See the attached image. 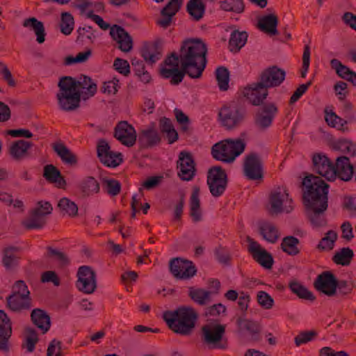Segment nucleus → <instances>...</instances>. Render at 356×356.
Returning a JSON list of instances; mask_svg holds the SVG:
<instances>
[{
  "label": "nucleus",
  "mask_w": 356,
  "mask_h": 356,
  "mask_svg": "<svg viewBox=\"0 0 356 356\" xmlns=\"http://www.w3.org/2000/svg\"><path fill=\"white\" fill-rule=\"evenodd\" d=\"M207 45L201 39H187L183 41L179 54L172 52L164 60L160 74L165 79H170L172 85L180 83L185 74L199 79L207 65Z\"/></svg>",
  "instance_id": "1"
},
{
  "label": "nucleus",
  "mask_w": 356,
  "mask_h": 356,
  "mask_svg": "<svg viewBox=\"0 0 356 356\" xmlns=\"http://www.w3.org/2000/svg\"><path fill=\"white\" fill-rule=\"evenodd\" d=\"M169 328L181 335H190L198 318L197 312L191 307H180L175 311H166L163 315Z\"/></svg>",
  "instance_id": "2"
},
{
  "label": "nucleus",
  "mask_w": 356,
  "mask_h": 356,
  "mask_svg": "<svg viewBox=\"0 0 356 356\" xmlns=\"http://www.w3.org/2000/svg\"><path fill=\"white\" fill-rule=\"evenodd\" d=\"M59 90L56 98L60 109L72 111L80 106L81 92L76 86V79L70 76L60 78L58 83Z\"/></svg>",
  "instance_id": "3"
},
{
  "label": "nucleus",
  "mask_w": 356,
  "mask_h": 356,
  "mask_svg": "<svg viewBox=\"0 0 356 356\" xmlns=\"http://www.w3.org/2000/svg\"><path fill=\"white\" fill-rule=\"evenodd\" d=\"M303 204L328 203L329 185L321 177L310 175L302 182Z\"/></svg>",
  "instance_id": "4"
},
{
  "label": "nucleus",
  "mask_w": 356,
  "mask_h": 356,
  "mask_svg": "<svg viewBox=\"0 0 356 356\" xmlns=\"http://www.w3.org/2000/svg\"><path fill=\"white\" fill-rule=\"evenodd\" d=\"M245 147V143L243 140L229 138L214 144L211 152L216 160L230 163L243 152Z\"/></svg>",
  "instance_id": "5"
},
{
  "label": "nucleus",
  "mask_w": 356,
  "mask_h": 356,
  "mask_svg": "<svg viewBox=\"0 0 356 356\" xmlns=\"http://www.w3.org/2000/svg\"><path fill=\"white\" fill-rule=\"evenodd\" d=\"M202 340L212 348L226 349L227 339L224 338L225 325L222 324H207L202 327Z\"/></svg>",
  "instance_id": "6"
},
{
  "label": "nucleus",
  "mask_w": 356,
  "mask_h": 356,
  "mask_svg": "<svg viewBox=\"0 0 356 356\" xmlns=\"http://www.w3.org/2000/svg\"><path fill=\"white\" fill-rule=\"evenodd\" d=\"M207 184L213 197H218L224 193L227 186V175L221 166H213L209 170Z\"/></svg>",
  "instance_id": "7"
},
{
  "label": "nucleus",
  "mask_w": 356,
  "mask_h": 356,
  "mask_svg": "<svg viewBox=\"0 0 356 356\" xmlns=\"http://www.w3.org/2000/svg\"><path fill=\"white\" fill-rule=\"evenodd\" d=\"M53 207L49 202L40 201L32 210L30 216L23 222L27 229H40L46 224L44 217L51 213Z\"/></svg>",
  "instance_id": "8"
},
{
  "label": "nucleus",
  "mask_w": 356,
  "mask_h": 356,
  "mask_svg": "<svg viewBox=\"0 0 356 356\" xmlns=\"http://www.w3.org/2000/svg\"><path fill=\"white\" fill-rule=\"evenodd\" d=\"M244 115L243 109L234 103L224 106L219 112L222 125L228 129L238 126L243 121Z\"/></svg>",
  "instance_id": "9"
},
{
  "label": "nucleus",
  "mask_w": 356,
  "mask_h": 356,
  "mask_svg": "<svg viewBox=\"0 0 356 356\" xmlns=\"http://www.w3.org/2000/svg\"><path fill=\"white\" fill-rule=\"evenodd\" d=\"M277 112L278 108L275 103L269 102L262 104L254 115L255 126L261 131L266 130L271 126Z\"/></svg>",
  "instance_id": "10"
},
{
  "label": "nucleus",
  "mask_w": 356,
  "mask_h": 356,
  "mask_svg": "<svg viewBox=\"0 0 356 356\" xmlns=\"http://www.w3.org/2000/svg\"><path fill=\"white\" fill-rule=\"evenodd\" d=\"M169 268L172 275L179 280H188L193 277L197 272L192 261L180 257L172 259L169 262Z\"/></svg>",
  "instance_id": "11"
},
{
  "label": "nucleus",
  "mask_w": 356,
  "mask_h": 356,
  "mask_svg": "<svg viewBox=\"0 0 356 356\" xmlns=\"http://www.w3.org/2000/svg\"><path fill=\"white\" fill-rule=\"evenodd\" d=\"M286 72L277 65L270 66L264 69L259 74L258 81L268 88L280 86L285 80Z\"/></svg>",
  "instance_id": "12"
},
{
  "label": "nucleus",
  "mask_w": 356,
  "mask_h": 356,
  "mask_svg": "<svg viewBox=\"0 0 356 356\" xmlns=\"http://www.w3.org/2000/svg\"><path fill=\"white\" fill-rule=\"evenodd\" d=\"M77 276L76 287L80 291L91 294L95 291L97 288L96 274L90 266H81L79 268Z\"/></svg>",
  "instance_id": "13"
},
{
  "label": "nucleus",
  "mask_w": 356,
  "mask_h": 356,
  "mask_svg": "<svg viewBox=\"0 0 356 356\" xmlns=\"http://www.w3.org/2000/svg\"><path fill=\"white\" fill-rule=\"evenodd\" d=\"M97 153L100 161L108 167L115 168L122 162V154L112 152L105 139H100L98 141Z\"/></svg>",
  "instance_id": "14"
},
{
  "label": "nucleus",
  "mask_w": 356,
  "mask_h": 356,
  "mask_svg": "<svg viewBox=\"0 0 356 356\" xmlns=\"http://www.w3.org/2000/svg\"><path fill=\"white\" fill-rule=\"evenodd\" d=\"M243 173L250 180H259L263 178L262 161L257 153L252 152L245 156Z\"/></svg>",
  "instance_id": "15"
},
{
  "label": "nucleus",
  "mask_w": 356,
  "mask_h": 356,
  "mask_svg": "<svg viewBox=\"0 0 356 356\" xmlns=\"http://www.w3.org/2000/svg\"><path fill=\"white\" fill-rule=\"evenodd\" d=\"M247 241L248 243V252L251 254L252 258L266 269H271L274 262L272 255L250 236L247 237Z\"/></svg>",
  "instance_id": "16"
},
{
  "label": "nucleus",
  "mask_w": 356,
  "mask_h": 356,
  "mask_svg": "<svg viewBox=\"0 0 356 356\" xmlns=\"http://www.w3.org/2000/svg\"><path fill=\"white\" fill-rule=\"evenodd\" d=\"M336 276L331 271H323L319 274L314 282L316 291L332 297L336 295Z\"/></svg>",
  "instance_id": "17"
},
{
  "label": "nucleus",
  "mask_w": 356,
  "mask_h": 356,
  "mask_svg": "<svg viewBox=\"0 0 356 356\" xmlns=\"http://www.w3.org/2000/svg\"><path fill=\"white\" fill-rule=\"evenodd\" d=\"M113 136L128 147L134 146L137 138L134 127L127 121H120L116 124L114 128Z\"/></svg>",
  "instance_id": "18"
},
{
  "label": "nucleus",
  "mask_w": 356,
  "mask_h": 356,
  "mask_svg": "<svg viewBox=\"0 0 356 356\" xmlns=\"http://www.w3.org/2000/svg\"><path fill=\"white\" fill-rule=\"evenodd\" d=\"M313 171L328 181L334 180V163L324 154L315 153L312 156Z\"/></svg>",
  "instance_id": "19"
},
{
  "label": "nucleus",
  "mask_w": 356,
  "mask_h": 356,
  "mask_svg": "<svg viewBox=\"0 0 356 356\" xmlns=\"http://www.w3.org/2000/svg\"><path fill=\"white\" fill-rule=\"evenodd\" d=\"M333 171L334 172V179L337 177L344 181L351 180L355 175L356 181V163L353 165L347 156H339L336 159L335 164L333 165Z\"/></svg>",
  "instance_id": "20"
},
{
  "label": "nucleus",
  "mask_w": 356,
  "mask_h": 356,
  "mask_svg": "<svg viewBox=\"0 0 356 356\" xmlns=\"http://www.w3.org/2000/svg\"><path fill=\"white\" fill-rule=\"evenodd\" d=\"M177 167L179 168L178 176L183 181H190L195 175V164L192 155L186 152H181L179 155Z\"/></svg>",
  "instance_id": "21"
},
{
  "label": "nucleus",
  "mask_w": 356,
  "mask_h": 356,
  "mask_svg": "<svg viewBox=\"0 0 356 356\" xmlns=\"http://www.w3.org/2000/svg\"><path fill=\"white\" fill-rule=\"evenodd\" d=\"M243 93L252 105L262 106L268 95V90L258 81L244 88Z\"/></svg>",
  "instance_id": "22"
},
{
  "label": "nucleus",
  "mask_w": 356,
  "mask_h": 356,
  "mask_svg": "<svg viewBox=\"0 0 356 356\" xmlns=\"http://www.w3.org/2000/svg\"><path fill=\"white\" fill-rule=\"evenodd\" d=\"M306 215L314 227H321L326 222L325 211L327 209L328 203L323 204H304Z\"/></svg>",
  "instance_id": "23"
},
{
  "label": "nucleus",
  "mask_w": 356,
  "mask_h": 356,
  "mask_svg": "<svg viewBox=\"0 0 356 356\" xmlns=\"http://www.w3.org/2000/svg\"><path fill=\"white\" fill-rule=\"evenodd\" d=\"M110 35L119 44V49L124 52H129L133 47V40L124 28L118 25L111 27Z\"/></svg>",
  "instance_id": "24"
},
{
  "label": "nucleus",
  "mask_w": 356,
  "mask_h": 356,
  "mask_svg": "<svg viewBox=\"0 0 356 356\" xmlns=\"http://www.w3.org/2000/svg\"><path fill=\"white\" fill-rule=\"evenodd\" d=\"M236 324L237 325L238 332L241 334L248 332L251 336L253 341H259L261 325L259 322L243 317H238L236 321Z\"/></svg>",
  "instance_id": "25"
},
{
  "label": "nucleus",
  "mask_w": 356,
  "mask_h": 356,
  "mask_svg": "<svg viewBox=\"0 0 356 356\" xmlns=\"http://www.w3.org/2000/svg\"><path fill=\"white\" fill-rule=\"evenodd\" d=\"M182 0H170L161 11V18L156 20V24L167 29L172 22V18L179 11Z\"/></svg>",
  "instance_id": "26"
},
{
  "label": "nucleus",
  "mask_w": 356,
  "mask_h": 356,
  "mask_svg": "<svg viewBox=\"0 0 356 356\" xmlns=\"http://www.w3.org/2000/svg\"><path fill=\"white\" fill-rule=\"evenodd\" d=\"M12 334V326L10 318L3 310H0V350L8 352V340Z\"/></svg>",
  "instance_id": "27"
},
{
  "label": "nucleus",
  "mask_w": 356,
  "mask_h": 356,
  "mask_svg": "<svg viewBox=\"0 0 356 356\" xmlns=\"http://www.w3.org/2000/svg\"><path fill=\"white\" fill-rule=\"evenodd\" d=\"M6 307L13 312L21 313L32 307V299L24 296L10 294L6 297Z\"/></svg>",
  "instance_id": "28"
},
{
  "label": "nucleus",
  "mask_w": 356,
  "mask_h": 356,
  "mask_svg": "<svg viewBox=\"0 0 356 356\" xmlns=\"http://www.w3.org/2000/svg\"><path fill=\"white\" fill-rule=\"evenodd\" d=\"M78 189L80 195L86 198L100 192V184L95 177L87 176L80 181Z\"/></svg>",
  "instance_id": "29"
},
{
  "label": "nucleus",
  "mask_w": 356,
  "mask_h": 356,
  "mask_svg": "<svg viewBox=\"0 0 356 356\" xmlns=\"http://www.w3.org/2000/svg\"><path fill=\"white\" fill-rule=\"evenodd\" d=\"M33 146L30 141L24 140H18L11 145L9 149V153L12 158L16 161H22L29 157V149Z\"/></svg>",
  "instance_id": "30"
},
{
  "label": "nucleus",
  "mask_w": 356,
  "mask_h": 356,
  "mask_svg": "<svg viewBox=\"0 0 356 356\" xmlns=\"http://www.w3.org/2000/svg\"><path fill=\"white\" fill-rule=\"evenodd\" d=\"M52 148L65 164L70 166L77 164V156L63 143H53Z\"/></svg>",
  "instance_id": "31"
},
{
  "label": "nucleus",
  "mask_w": 356,
  "mask_h": 356,
  "mask_svg": "<svg viewBox=\"0 0 356 356\" xmlns=\"http://www.w3.org/2000/svg\"><path fill=\"white\" fill-rule=\"evenodd\" d=\"M43 177L49 183L54 184L60 188L66 186V181L60 170L54 165L48 164L44 167Z\"/></svg>",
  "instance_id": "32"
},
{
  "label": "nucleus",
  "mask_w": 356,
  "mask_h": 356,
  "mask_svg": "<svg viewBox=\"0 0 356 356\" xmlns=\"http://www.w3.org/2000/svg\"><path fill=\"white\" fill-rule=\"evenodd\" d=\"M277 24V16L275 14H268L259 19L257 27L264 33L271 35H276L278 34Z\"/></svg>",
  "instance_id": "33"
},
{
  "label": "nucleus",
  "mask_w": 356,
  "mask_h": 356,
  "mask_svg": "<svg viewBox=\"0 0 356 356\" xmlns=\"http://www.w3.org/2000/svg\"><path fill=\"white\" fill-rule=\"evenodd\" d=\"M31 318L33 323L39 328L43 334L46 333L50 328V317L47 313L41 309H34L31 314Z\"/></svg>",
  "instance_id": "34"
},
{
  "label": "nucleus",
  "mask_w": 356,
  "mask_h": 356,
  "mask_svg": "<svg viewBox=\"0 0 356 356\" xmlns=\"http://www.w3.org/2000/svg\"><path fill=\"white\" fill-rule=\"evenodd\" d=\"M200 187L195 186L190 197V216L194 222L202 220V211L200 209Z\"/></svg>",
  "instance_id": "35"
},
{
  "label": "nucleus",
  "mask_w": 356,
  "mask_h": 356,
  "mask_svg": "<svg viewBox=\"0 0 356 356\" xmlns=\"http://www.w3.org/2000/svg\"><path fill=\"white\" fill-rule=\"evenodd\" d=\"M161 138L158 132L154 129H147L141 131L138 137V143L142 148L151 147L158 145Z\"/></svg>",
  "instance_id": "36"
},
{
  "label": "nucleus",
  "mask_w": 356,
  "mask_h": 356,
  "mask_svg": "<svg viewBox=\"0 0 356 356\" xmlns=\"http://www.w3.org/2000/svg\"><path fill=\"white\" fill-rule=\"evenodd\" d=\"M289 197V193L286 190L283 192L280 188L273 191L270 195V209L269 211L270 214L281 213L282 209V204L284 200Z\"/></svg>",
  "instance_id": "37"
},
{
  "label": "nucleus",
  "mask_w": 356,
  "mask_h": 356,
  "mask_svg": "<svg viewBox=\"0 0 356 356\" xmlns=\"http://www.w3.org/2000/svg\"><path fill=\"white\" fill-rule=\"evenodd\" d=\"M259 231L263 238L270 243H276L280 237L277 228L274 224L269 222L260 223Z\"/></svg>",
  "instance_id": "38"
},
{
  "label": "nucleus",
  "mask_w": 356,
  "mask_h": 356,
  "mask_svg": "<svg viewBox=\"0 0 356 356\" xmlns=\"http://www.w3.org/2000/svg\"><path fill=\"white\" fill-rule=\"evenodd\" d=\"M78 90L83 94L86 97H92L97 92V84L88 76L82 75L79 80H76Z\"/></svg>",
  "instance_id": "39"
},
{
  "label": "nucleus",
  "mask_w": 356,
  "mask_h": 356,
  "mask_svg": "<svg viewBox=\"0 0 356 356\" xmlns=\"http://www.w3.org/2000/svg\"><path fill=\"white\" fill-rule=\"evenodd\" d=\"M248 33L245 31H234L229 40V49L233 53L238 52L245 44L248 40Z\"/></svg>",
  "instance_id": "40"
},
{
  "label": "nucleus",
  "mask_w": 356,
  "mask_h": 356,
  "mask_svg": "<svg viewBox=\"0 0 356 356\" xmlns=\"http://www.w3.org/2000/svg\"><path fill=\"white\" fill-rule=\"evenodd\" d=\"M19 248L14 246L6 248L3 250L2 264L7 270H10L17 266Z\"/></svg>",
  "instance_id": "41"
},
{
  "label": "nucleus",
  "mask_w": 356,
  "mask_h": 356,
  "mask_svg": "<svg viewBox=\"0 0 356 356\" xmlns=\"http://www.w3.org/2000/svg\"><path fill=\"white\" fill-rule=\"evenodd\" d=\"M211 292L200 288L190 287L188 296L199 305H206L211 301Z\"/></svg>",
  "instance_id": "42"
},
{
  "label": "nucleus",
  "mask_w": 356,
  "mask_h": 356,
  "mask_svg": "<svg viewBox=\"0 0 356 356\" xmlns=\"http://www.w3.org/2000/svg\"><path fill=\"white\" fill-rule=\"evenodd\" d=\"M289 288L292 293L296 294L299 298L312 302L316 300V297L313 293L309 291L303 284L297 281H292L289 282Z\"/></svg>",
  "instance_id": "43"
},
{
  "label": "nucleus",
  "mask_w": 356,
  "mask_h": 356,
  "mask_svg": "<svg viewBox=\"0 0 356 356\" xmlns=\"http://www.w3.org/2000/svg\"><path fill=\"white\" fill-rule=\"evenodd\" d=\"M23 26L25 27H32L37 36L36 40L39 44H42L44 42L46 33L44 24L42 22L38 21L35 17H31L24 21Z\"/></svg>",
  "instance_id": "44"
},
{
  "label": "nucleus",
  "mask_w": 356,
  "mask_h": 356,
  "mask_svg": "<svg viewBox=\"0 0 356 356\" xmlns=\"http://www.w3.org/2000/svg\"><path fill=\"white\" fill-rule=\"evenodd\" d=\"M299 239L293 236H288L282 239L281 243L282 250L289 255L295 256L299 254L300 250L298 248Z\"/></svg>",
  "instance_id": "45"
},
{
  "label": "nucleus",
  "mask_w": 356,
  "mask_h": 356,
  "mask_svg": "<svg viewBox=\"0 0 356 356\" xmlns=\"http://www.w3.org/2000/svg\"><path fill=\"white\" fill-rule=\"evenodd\" d=\"M186 7L188 13L195 20L198 21L203 17L205 5L201 0H190Z\"/></svg>",
  "instance_id": "46"
},
{
  "label": "nucleus",
  "mask_w": 356,
  "mask_h": 356,
  "mask_svg": "<svg viewBox=\"0 0 356 356\" xmlns=\"http://www.w3.org/2000/svg\"><path fill=\"white\" fill-rule=\"evenodd\" d=\"M58 208L62 215L74 217L78 213V207L75 202L67 197L61 198L58 203Z\"/></svg>",
  "instance_id": "47"
},
{
  "label": "nucleus",
  "mask_w": 356,
  "mask_h": 356,
  "mask_svg": "<svg viewBox=\"0 0 356 356\" xmlns=\"http://www.w3.org/2000/svg\"><path fill=\"white\" fill-rule=\"evenodd\" d=\"M354 257V252L350 248H343L332 257V261L341 266H348Z\"/></svg>",
  "instance_id": "48"
},
{
  "label": "nucleus",
  "mask_w": 356,
  "mask_h": 356,
  "mask_svg": "<svg viewBox=\"0 0 356 356\" xmlns=\"http://www.w3.org/2000/svg\"><path fill=\"white\" fill-rule=\"evenodd\" d=\"M220 7L226 12L241 14L244 12L245 4L243 0H221Z\"/></svg>",
  "instance_id": "49"
},
{
  "label": "nucleus",
  "mask_w": 356,
  "mask_h": 356,
  "mask_svg": "<svg viewBox=\"0 0 356 356\" xmlns=\"http://www.w3.org/2000/svg\"><path fill=\"white\" fill-rule=\"evenodd\" d=\"M102 183L106 192L110 196L115 197L121 191V184L115 179L104 177L102 179Z\"/></svg>",
  "instance_id": "50"
},
{
  "label": "nucleus",
  "mask_w": 356,
  "mask_h": 356,
  "mask_svg": "<svg viewBox=\"0 0 356 356\" xmlns=\"http://www.w3.org/2000/svg\"><path fill=\"white\" fill-rule=\"evenodd\" d=\"M216 79L220 90L225 91L229 88V72L225 67H219L216 70Z\"/></svg>",
  "instance_id": "51"
},
{
  "label": "nucleus",
  "mask_w": 356,
  "mask_h": 356,
  "mask_svg": "<svg viewBox=\"0 0 356 356\" xmlns=\"http://www.w3.org/2000/svg\"><path fill=\"white\" fill-rule=\"evenodd\" d=\"M337 239V234L333 230L328 231L325 236L321 238L317 248L321 250H331L333 249L334 242Z\"/></svg>",
  "instance_id": "52"
},
{
  "label": "nucleus",
  "mask_w": 356,
  "mask_h": 356,
  "mask_svg": "<svg viewBox=\"0 0 356 356\" xmlns=\"http://www.w3.org/2000/svg\"><path fill=\"white\" fill-rule=\"evenodd\" d=\"M74 24L72 15L69 13H63L60 23V32L65 35H70L74 29Z\"/></svg>",
  "instance_id": "53"
},
{
  "label": "nucleus",
  "mask_w": 356,
  "mask_h": 356,
  "mask_svg": "<svg viewBox=\"0 0 356 356\" xmlns=\"http://www.w3.org/2000/svg\"><path fill=\"white\" fill-rule=\"evenodd\" d=\"M325 120L329 126L342 131H344L343 127L348 123V120L342 119L332 111L326 113Z\"/></svg>",
  "instance_id": "54"
},
{
  "label": "nucleus",
  "mask_w": 356,
  "mask_h": 356,
  "mask_svg": "<svg viewBox=\"0 0 356 356\" xmlns=\"http://www.w3.org/2000/svg\"><path fill=\"white\" fill-rule=\"evenodd\" d=\"M336 295L338 294L341 297H346L350 295L355 285L352 282H348L347 280H339L337 279L336 281Z\"/></svg>",
  "instance_id": "55"
},
{
  "label": "nucleus",
  "mask_w": 356,
  "mask_h": 356,
  "mask_svg": "<svg viewBox=\"0 0 356 356\" xmlns=\"http://www.w3.org/2000/svg\"><path fill=\"white\" fill-rule=\"evenodd\" d=\"M330 65L335 70L337 74L344 79H346L353 72L348 67L343 65L340 60L336 58L331 60Z\"/></svg>",
  "instance_id": "56"
},
{
  "label": "nucleus",
  "mask_w": 356,
  "mask_h": 356,
  "mask_svg": "<svg viewBox=\"0 0 356 356\" xmlns=\"http://www.w3.org/2000/svg\"><path fill=\"white\" fill-rule=\"evenodd\" d=\"M38 341V334L33 328L26 329V341L23 344V348H26L29 353L34 350L35 344Z\"/></svg>",
  "instance_id": "57"
},
{
  "label": "nucleus",
  "mask_w": 356,
  "mask_h": 356,
  "mask_svg": "<svg viewBox=\"0 0 356 356\" xmlns=\"http://www.w3.org/2000/svg\"><path fill=\"white\" fill-rule=\"evenodd\" d=\"M317 336V332L314 330H308L300 332L294 338L295 344L297 347L312 341Z\"/></svg>",
  "instance_id": "58"
},
{
  "label": "nucleus",
  "mask_w": 356,
  "mask_h": 356,
  "mask_svg": "<svg viewBox=\"0 0 356 356\" xmlns=\"http://www.w3.org/2000/svg\"><path fill=\"white\" fill-rule=\"evenodd\" d=\"M47 257L51 258L62 265L68 264L69 260L65 254L58 250L54 249L50 246L47 248Z\"/></svg>",
  "instance_id": "59"
},
{
  "label": "nucleus",
  "mask_w": 356,
  "mask_h": 356,
  "mask_svg": "<svg viewBox=\"0 0 356 356\" xmlns=\"http://www.w3.org/2000/svg\"><path fill=\"white\" fill-rule=\"evenodd\" d=\"M258 304L265 309H270L274 305L273 298L266 291H259L257 294Z\"/></svg>",
  "instance_id": "60"
},
{
  "label": "nucleus",
  "mask_w": 356,
  "mask_h": 356,
  "mask_svg": "<svg viewBox=\"0 0 356 356\" xmlns=\"http://www.w3.org/2000/svg\"><path fill=\"white\" fill-rule=\"evenodd\" d=\"M10 295L31 297L28 286L23 280H18L14 283Z\"/></svg>",
  "instance_id": "61"
},
{
  "label": "nucleus",
  "mask_w": 356,
  "mask_h": 356,
  "mask_svg": "<svg viewBox=\"0 0 356 356\" xmlns=\"http://www.w3.org/2000/svg\"><path fill=\"white\" fill-rule=\"evenodd\" d=\"M113 67L119 73L127 76L130 73V66L127 60L117 58L113 63Z\"/></svg>",
  "instance_id": "62"
},
{
  "label": "nucleus",
  "mask_w": 356,
  "mask_h": 356,
  "mask_svg": "<svg viewBox=\"0 0 356 356\" xmlns=\"http://www.w3.org/2000/svg\"><path fill=\"white\" fill-rule=\"evenodd\" d=\"M92 29V26H90L79 27L77 29L78 37L76 38V42H79V40L83 42L84 38H87L92 42V40L95 38V35L93 33Z\"/></svg>",
  "instance_id": "63"
},
{
  "label": "nucleus",
  "mask_w": 356,
  "mask_h": 356,
  "mask_svg": "<svg viewBox=\"0 0 356 356\" xmlns=\"http://www.w3.org/2000/svg\"><path fill=\"white\" fill-rule=\"evenodd\" d=\"M61 341L53 339L47 348V356H61Z\"/></svg>",
  "instance_id": "64"
}]
</instances>
